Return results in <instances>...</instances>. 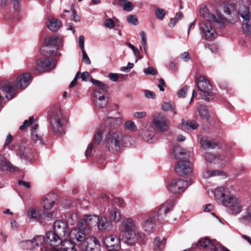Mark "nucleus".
<instances>
[{
	"instance_id": "obj_1",
	"label": "nucleus",
	"mask_w": 251,
	"mask_h": 251,
	"mask_svg": "<svg viewBox=\"0 0 251 251\" xmlns=\"http://www.w3.org/2000/svg\"><path fill=\"white\" fill-rule=\"evenodd\" d=\"M230 193L229 188L221 186L215 189L214 197L219 204L226 207L229 213L237 215L243 210V201L241 198L230 194Z\"/></svg>"
},
{
	"instance_id": "obj_2",
	"label": "nucleus",
	"mask_w": 251,
	"mask_h": 251,
	"mask_svg": "<svg viewBox=\"0 0 251 251\" xmlns=\"http://www.w3.org/2000/svg\"><path fill=\"white\" fill-rule=\"evenodd\" d=\"M200 14L205 20L199 24L200 30L206 40H213L216 37L217 33L215 30L211 25L210 23H216L220 27H223L225 26L226 18L218 12H216L215 14L211 13L206 8L201 9Z\"/></svg>"
},
{
	"instance_id": "obj_3",
	"label": "nucleus",
	"mask_w": 251,
	"mask_h": 251,
	"mask_svg": "<svg viewBox=\"0 0 251 251\" xmlns=\"http://www.w3.org/2000/svg\"><path fill=\"white\" fill-rule=\"evenodd\" d=\"M137 227L135 222L131 218H124L119 228L120 238L127 245L133 246L136 242Z\"/></svg>"
},
{
	"instance_id": "obj_4",
	"label": "nucleus",
	"mask_w": 251,
	"mask_h": 251,
	"mask_svg": "<svg viewBox=\"0 0 251 251\" xmlns=\"http://www.w3.org/2000/svg\"><path fill=\"white\" fill-rule=\"evenodd\" d=\"M198 93L196 97L198 99H203L207 101L214 99L212 93V86L204 76H200L197 79Z\"/></svg>"
},
{
	"instance_id": "obj_5",
	"label": "nucleus",
	"mask_w": 251,
	"mask_h": 251,
	"mask_svg": "<svg viewBox=\"0 0 251 251\" xmlns=\"http://www.w3.org/2000/svg\"><path fill=\"white\" fill-rule=\"evenodd\" d=\"M123 134L119 131L111 130L106 135V146L112 152L119 151L122 148Z\"/></svg>"
},
{
	"instance_id": "obj_6",
	"label": "nucleus",
	"mask_w": 251,
	"mask_h": 251,
	"mask_svg": "<svg viewBox=\"0 0 251 251\" xmlns=\"http://www.w3.org/2000/svg\"><path fill=\"white\" fill-rule=\"evenodd\" d=\"M62 236L53 231H49L46 234V245L41 249L42 251H54L60 250L64 241H62Z\"/></svg>"
},
{
	"instance_id": "obj_7",
	"label": "nucleus",
	"mask_w": 251,
	"mask_h": 251,
	"mask_svg": "<svg viewBox=\"0 0 251 251\" xmlns=\"http://www.w3.org/2000/svg\"><path fill=\"white\" fill-rule=\"evenodd\" d=\"M67 121L61 111L52 114L50 117V125L54 133L61 134L64 132Z\"/></svg>"
},
{
	"instance_id": "obj_8",
	"label": "nucleus",
	"mask_w": 251,
	"mask_h": 251,
	"mask_svg": "<svg viewBox=\"0 0 251 251\" xmlns=\"http://www.w3.org/2000/svg\"><path fill=\"white\" fill-rule=\"evenodd\" d=\"M238 12L243 19L242 28L245 34L250 35L251 33V15L249 7L244 5H240Z\"/></svg>"
},
{
	"instance_id": "obj_9",
	"label": "nucleus",
	"mask_w": 251,
	"mask_h": 251,
	"mask_svg": "<svg viewBox=\"0 0 251 251\" xmlns=\"http://www.w3.org/2000/svg\"><path fill=\"white\" fill-rule=\"evenodd\" d=\"M152 123L155 128L161 132L167 131L169 129L170 120L162 112L157 113L152 116Z\"/></svg>"
},
{
	"instance_id": "obj_10",
	"label": "nucleus",
	"mask_w": 251,
	"mask_h": 251,
	"mask_svg": "<svg viewBox=\"0 0 251 251\" xmlns=\"http://www.w3.org/2000/svg\"><path fill=\"white\" fill-rule=\"evenodd\" d=\"M123 200L120 198H115L113 200L112 205L108 207V217L109 220L114 223H118L120 220L121 215L117 207L122 208L124 206Z\"/></svg>"
},
{
	"instance_id": "obj_11",
	"label": "nucleus",
	"mask_w": 251,
	"mask_h": 251,
	"mask_svg": "<svg viewBox=\"0 0 251 251\" xmlns=\"http://www.w3.org/2000/svg\"><path fill=\"white\" fill-rule=\"evenodd\" d=\"M109 95L106 88L104 89L95 90L93 94V102L95 106L99 108H104L108 101Z\"/></svg>"
},
{
	"instance_id": "obj_12",
	"label": "nucleus",
	"mask_w": 251,
	"mask_h": 251,
	"mask_svg": "<svg viewBox=\"0 0 251 251\" xmlns=\"http://www.w3.org/2000/svg\"><path fill=\"white\" fill-rule=\"evenodd\" d=\"M188 186V182L181 178L173 179L168 185V190L173 194H178L184 192Z\"/></svg>"
},
{
	"instance_id": "obj_13",
	"label": "nucleus",
	"mask_w": 251,
	"mask_h": 251,
	"mask_svg": "<svg viewBox=\"0 0 251 251\" xmlns=\"http://www.w3.org/2000/svg\"><path fill=\"white\" fill-rule=\"evenodd\" d=\"M56 64V61L52 58H41L36 62V70L40 73L48 72L53 69Z\"/></svg>"
},
{
	"instance_id": "obj_14",
	"label": "nucleus",
	"mask_w": 251,
	"mask_h": 251,
	"mask_svg": "<svg viewBox=\"0 0 251 251\" xmlns=\"http://www.w3.org/2000/svg\"><path fill=\"white\" fill-rule=\"evenodd\" d=\"M198 246L204 248L206 251H229L216 242H211L208 238L201 239Z\"/></svg>"
},
{
	"instance_id": "obj_15",
	"label": "nucleus",
	"mask_w": 251,
	"mask_h": 251,
	"mask_svg": "<svg viewBox=\"0 0 251 251\" xmlns=\"http://www.w3.org/2000/svg\"><path fill=\"white\" fill-rule=\"evenodd\" d=\"M174 206V203L172 200L166 201L162 203L157 211V220L159 221L165 220L168 213L173 209Z\"/></svg>"
},
{
	"instance_id": "obj_16",
	"label": "nucleus",
	"mask_w": 251,
	"mask_h": 251,
	"mask_svg": "<svg viewBox=\"0 0 251 251\" xmlns=\"http://www.w3.org/2000/svg\"><path fill=\"white\" fill-rule=\"evenodd\" d=\"M175 170L180 176L187 175L192 172V164L189 161H179L176 165Z\"/></svg>"
},
{
	"instance_id": "obj_17",
	"label": "nucleus",
	"mask_w": 251,
	"mask_h": 251,
	"mask_svg": "<svg viewBox=\"0 0 251 251\" xmlns=\"http://www.w3.org/2000/svg\"><path fill=\"white\" fill-rule=\"evenodd\" d=\"M120 239L114 235L108 236L104 240V244L108 251H117L120 248Z\"/></svg>"
},
{
	"instance_id": "obj_18",
	"label": "nucleus",
	"mask_w": 251,
	"mask_h": 251,
	"mask_svg": "<svg viewBox=\"0 0 251 251\" xmlns=\"http://www.w3.org/2000/svg\"><path fill=\"white\" fill-rule=\"evenodd\" d=\"M31 81L30 74L25 73L17 77L15 84L17 88L24 89L29 85Z\"/></svg>"
},
{
	"instance_id": "obj_19",
	"label": "nucleus",
	"mask_w": 251,
	"mask_h": 251,
	"mask_svg": "<svg viewBox=\"0 0 251 251\" xmlns=\"http://www.w3.org/2000/svg\"><path fill=\"white\" fill-rule=\"evenodd\" d=\"M97 226L99 230L105 231H109L113 227L112 222L103 215L99 216Z\"/></svg>"
},
{
	"instance_id": "obj_20",
	"label": "nucleus",
	"mask_w": 251,
	"mask_h": 251,
	"mask_svg": "<svg viewBox=\"0 0 251 251\" xmlns=\"http://www.w3.org/2000/svg\"><path fill=\"white\" fill-rule=\"evenodd\" d=\"M70 237L72 240H75L77 242L84 241L85 239V230L79 228H74L70 233Z\"/></svg>"
},
{
	"instance_id": "obj_21",
	"label": "nucleus",
	"mask_w": 251,
	"mask_h": 251,
	"mask_svg": "<svg viewBox=\"0 0 251 251\" xmlns=\"http://www.w3.org/2000/svg\"><path fill=\"white\" fill-rule=\"evenodd\" d=\"M155 134V129L153 126L148 125L145 126L142 131L143 138L149 142H152L153 138Z\"/></svg>"
},
{
	"instance_id": "obj_22",
	"label": "nucleus",
	"mask_w": 251,
	"mask_h": 251,
	"mask_svg": "<svg viewBox=\"0 0 251 251\" xmlns=\"http://www.w3.org/2000/svg\"><path fill=\"white\" fill-rule=\"evenodd\" d=\"M122 123V120L121 118H114L109 117L106 118L105 124L109 125L108 127H104L107 129V132L111 130H114V129L121 125Z\"/></svg>"
},
{
	"instance_id": "obj_23",
	"label": "nucleus",
	"mask_w": 251,
	"mask_h": 251,
	"mask_svg": "<svg viewBox=\"0 0 251 251\" xmlns=\"http://www.w3.org/2000/svg\"><path fill=\"white\" fill-rule=\"evenodd\" d=\"M0 170L9 172H16L18 169L7 161L5 157L0 154Z\"/></svg>"
},
{
	"instance_id": "obj_24",
	"label": "nucleus",
	"mask_w": 251,
	"mask_h": 251,
	"mask_svg": "<svg viewBox=\"0 0 251 251\" xmlns=\"http://www.w3.org/2000/svg\"><path fill=\"white\" fill-rule=\"evenodd\" d=\"M67 226L62 220L56 221L54 223L53 231L63 237L65 236L66 232Z\"/></svg>"
},
{
	"instance_id": "obj_25",
	"label": "nucleus",
	"mask_w": 251,
	"mask_h": 251,
	"mask_svg": "<svg viewBox=\"0 0 251 251\" xmlns=\"http://www.w3.org/2000/svg\"><path fill=\"white\" fill-rule=\"evenodd\" d=\"M17 155L21 159L27 160L32 157V152L30 150L24 145H21L18 147Z\"/></svg>"
},
{
	"instance_id": "obj_26",
	"label": "nucleus",
	"mask_w": 251,
	"mask_h": 251,
	"mask_svg": "<svg viewBox=\"0 0 251 251\" xmlns=\"http://www.w3.org/2000/svg\"><path fill=\"white\" fill-rule=\"evenodd\" d=\"M61 22L59 19H55L54 17H49L48 18V23L47 26L51 31L55 32L58 30L60 27Z\"/></svg>"
},
{
	"instance_id": "obj_27",
	"label": "nucleus",
	"mask_w": 251,
	"mask_h": 251,
	"mask_svg": "<svg viewBox=\"0 0 251 251\" xmlns=\"http://www.w3.org/2000/svg\"><path fill=\"white\" fill-rule=\"evenodd\" d=\"M154 220V217L153 215L148 216L145 219L143 224V228L146 232L149 233L152 231L153 227Z\"/></svg>"
},
{
	"instance_id": "obj_28",
	"label": "nucleus",
	"mask_w": 251,
	"mask_h": 251,
	"mask_svg": "<svg viewBox=\"0 0 251 251\" xmlns=\"http://www.w3.org/2000/svg\"><path fill=\"white\" fill-rule=\"evenodd\" d=\"M61 43V39L57 36H52L45 39L44 44L47 47H56Z\"/></svg>"
},
{
	"instance_id": "obj_29",
	"label": "nucleus",
	"mask_w": 251,
	"mask_h": 251,
	"mask_svg": "<svg viewBox=\"0 0 251 251\" xmlns=\"http://www.w3.org/2000/svg\"><path fill=\"white\" fill-rule=\"evenodd\" d=\"M200 142L203 148L213 149L217 146V144L214 140L205 137H201Z\"/></svg>"
},
{
	"instance_id": "obj_30",
	"label": "nucleus",
	"mask_w": 251,
	"mask_h": 251,
	"mask_svg": "<svg viewBox=\"0 0 251 251\" xmlns=\"http://www.w3.org/2000/svg\"><path fill=\"white\" fill-rule=\"evenodd\" d=\"M27 215L29 219L36 220H39L42 216L40 211L36 208L28 209L27 211Z\"/></svg>"
},
{
	"instance_id": "obj_31",
	"label": "nucleus",
	"mask_w": 251,
	"mask_h": 251,
	"mask_svg": "<svg viewBox=\"0 0 251 251\" xmlns=\"http://www.w3.org/2000/svg\"><path fill=\"white\" fill-rule=\"evenodd\" d=\"M38 127L37 124L33 125L31 129V137L32 140L37 143L39 142L40 144L42 143V137L37 133L36 130Z\"/></svg>"
},
{
	"instance_id": "obj_32",
	"label": "nucleus",
	"mask_w": 251,
	"mask_h": 251,
	"mask_svg": "<svg viewBox=\"0 0 251 251\" xmlns=\"http://www.w3.org/2000/svg\"><path fill=\"white\" fill-rule=\"evenodd\" d=\"M226 176V174L221 170H206L202 174L204 178H208L215 176Z\"/></svg>"
},
{
	"instance_id": "obj_33",
	"label": "nucleus",
	"mask_w": 251,
	"mask_h": 251,
	"mask_svg": "<svg viewBox=\"0 0 251 251\" xmlns=\"http://www.w3.org/2000/svg\"><path fill=\"white\" fill-rule=\"evenodd\" d=\"M52 195H48L46 197L43 199L42 205L44 209L49 210L53 207L55 201L54 200H51V197Z\"/></svg>"
},
{
	"instance_id": "obj_34",
	"label": "nucleus",
	"mask_w": 251,
	"mask_h": 251,
	"mask_svg": "<svg viewBox=\"0 0 251 251\" xmlns=\"http://www.w3.org/2000/svg\"><path fill=\"white\" fill-rule=\"evenodd\" d=\"M206 162L213 164H219L220 163V157L215 154L207 152L205 155Z\"/></svg>"
},
{
	"instance_id": "obj_35",
	"label": "nucleus",
	"mask_w": 251,
	"mask_h": 251,
	"mask_svg": "<svg viewBox=\"0 0 251 251\" xmlns=\"http://www.w3.org/2000/svg\"><path fill=\"white\" fill-rule=\"evenodd\" d=\"M197 109L201 118L206 120L209 119L210 115L205 106L202 105H198Z\"/></svg>"
},
{
	"instance_id": "obj_36",
	"label": "nucleus",
	"mask_w": 251,
	"mask_h": 251,
	"mask_svg": "<svg viewBox=\"0 0 251 251\" xmlns=\"http://www.w3.org/2000/svg\"><path fill=\"white\" fill-rule=\"evenodd\" d=\"M99 216L96 215H88L84 216L85 220L87 223L89 228L93 226H96L98 222Z\"/></svg>"
},
{
	"instance_id": "obj_37",
	"label": "nucleus",
	"mask_w": 251,
	"mask_h": 251,
	"mask_svg": "<svg viewBox=\"0 0 251 251\" xmlns=\"http://www.w3.org/2000/svg\"><path fill=\"white\" fill-rule=\"evenodd\" d=\"M107 131L106 128H104L103 126H101L100 127L94 137V140L95 142L98 144H100L101 142L102 135L104 132Z\"/></svg>"
},
{
	"instance_id": "obj_38",
	"label": "nucleus",
	"mask_w": 251,
	"mask_h": 251,
	"mask_svg": "<svg viewBox=\"0 0 251 251\" xmlns=\"http://www.w3.org/2000/svg\"><path fill=\"white\" fill-rule=\"evenodd\" d=\"M162 110L165 111H173L174 114H176V105L172 101L164 102L161 106Z\"/></svg>"
},
{
	"instance_id": "obj_39",
	"label": "nucleus",
	"mask_w": 251,
	"mask_h": 251,
	"mask_svg": "<svg viewBox=\"0 0 251 251\" xmlns=\"http://www.w3.org/2000/svg\"><path fill=\"white\" fill-rule=\"evenodd\" d=\"M60 250L63 251H76L74 245L72 244L69 241H64Z\"/></svg>"
},
{
	"instance_id": "obj_40",
	"label": "nucleus",
	"mask_w": 251,
	"mask_h": 251,
	"mask_svg": "<svg viewBox=\"0 0 251 251\" xmlns=\"http://www.w3.org/2000/svg\"><path fill=\"white\" fill-rule=\"evenodd\" d=\"M224 12L227 15H231L235 12V5L233 3L226 4L223 8Z\"/></svg>"
},
{
	"instance_id": "obj_41",
	"label": "nucleus",
	"mask_w": 251,
	"mask_h": 251,
	"mask_svg": "<svg viewBox=\"0 0 251 251\" xmlns=\"http://www.w3.org/2000/svg\"><path fill=\"white\" fill-rule=\"evenodd\" d=\"M166 243V239H161L159 237H156L154 240V245L155 249L162 250Z\"/></svg>"
},
{
	"instance_id": "obj_42",
	"label": "nucleus",
	"mask_w": 251,
	"mask_h": 251,
	"mask_svg": "<svg viewBox=\"0 0 251 251\" xmlns=\"http://www.w3.org/2000/svg\"><path fill=\"white\" fill-rule=\"evenodd\" d=\"M182 125L185 129L193 130L198 126V124L195 121L182 122Z\"/></svg>"
},
{
	"instance_id": "obj_43",
	"label": "nucleus",
	"mask_w": 251,
	"mask_h": 251,
	"mask_svg": "<svg viewBox=\"0 0 251 251\" xmlns=\"http://www.w3.org/2000/svg\"><path fill=\"white\" fill-rule=\"evenodd\" d=\"M96 240H93V243H89L85 247L86 251H100V246Z\"/></svg>"
},
{
	"instance_id": "obj_44",
	"label": "nucleus",
	"mask_w": 251,
	"mask_h": 251,
	"mask_svg": "<svg viewBox=\"0 0 251 251\" xmlns=\"http://www.w3.org/2000/svg\"><path fill=\"white\" fill-rule=\"evenodd\" d=\"M124 128L126 129L129 130L131 131L135 132L137 130V128L134 122L129 120L125 122L124 124Z\"/></svg>"
},
{
	"instance_id": "obj_45",
	"label": "nucleus",
	"mask_w": 251,
	"mask_h": 251,
	"mask_svg": "<svg viewBox=\"0 0 251 251\" xmlns=\"http://www.w3.org/2000/svg\"><path fill=\"white\" fill-rule=\"evenodd\" d=\"M32 240L33 242H34V246L36 248H38L43 242H45L46 243V238L42 235L36 236L32 239Z\"/></svg>"
},
{
	"instance_id": "obj_46",
	"label": "nucleus",
	"mask_w": 251,
	"mask_h": 251,
	"mask_svg": "<svg viewBox=\"0 0 251 251\" xmlns=\"http://www.w3.org/2000/svg\"><path fill=\"white\" fill-rule=\"evenodd\" d=\"M79 219V215L78 213L72 214L68 219V222L71 225H74L77 222Z\"/></svg>"
},
{
	"instance_id": "obj_47",
	"label": "nucleus",
	"mask_w": 251,
	"mask_h": 251,
	"mask_svg": "<svg viewBox=\"0 0 251 251\" xmlns=\"http://www.w3.org/2000/svg\"><path fill=\"white\" fill-rule=\"evenodd\" d=\"M132 138L130 136L127 135L124 136L121 140L122 147L125 146L126 147H129L131 145Z\"/></svg>"
},
{
	"instance_id": "obj_48",
	"label": "nucleus",
	"mask_w": 251,
	"mask_h": 251,
	"mask_svg": "<svg viewBox=\"0 0 251 251\" xmlns=\"http://www.w3.org/2000/svg\"><path fill=\"white\" fill-rule=\"evenodd\" d=\"M23 247L25 250H33L36 249L32 240H28L23 242Z\"/></svg>"
},
{
	"instance_id": "obj_49",
	"label": "nucleus",
	"mask_w": 251,
	"mask_h": 251,
	"mask_svg": "<svg viewBox=\"0 0 251 251\" xmlns=\"http://www.w3.org/2000/svg\"><path fill=\"white\" fill-rule=\"evenodd\" d=\"M174 155L176 159H179L182 156L185 154V152L183 149L179 147H176L173 149Z\"/></svg>"
},
{
	"instance_id": "obj_50",
	"label": "nucleus",
	"mask_w": 251,
	"mask_h": 251,
	"mask_svg": "<svg viewBox=\"0 0 251 251\" xmlns=\"http://www.w3.org/2000/svg\"><path fill=\"white\" fill-rule=\"evenodd\" d=\"M91 81L93 84L98 86V87L97 89H96L95 90L104 89V88H105V87H106V90H108V85L106 84H103L102 82H101L99 80L92 78V79H91Z\"/></svg>"
},
{
	"instance_id": "obj_51",
	"label": "nucleus",
	"mask_w": 251,
	"mask_h": 251,
	"mask_svg": "<svg viewBox=\"0 0 251 251\" xmlns=\"http://www.w3.org/2000/svg\"><path fill=\"white\" fill-rule=\"evenodd\" d=\"M183 17V15L182 13H176V16L173 19H172L170 22V25L172 27H174L176 25V23L180 20Z\"/></svg>"
},
{
	"instance_id": "obj_52",
	"label": "nucleus",
	"mask_w": 251,
	"mask_h": 251,
	"mask_svg": "<svg viewBox=\"0 0 251 251\" xmlns=\"http://www.w3.org/2000/svg\"><path fill=\"white\" fill-rule=\"evenodd\" d=\"M34 121V118L33 116L30 117L28 120H26L24 121L23 124L20 126V129L22 130L24 129L26 127L31 125Z\"/></svg>"
},
{
	"instance_id": "obj_53",
	"label": "nucleus",
	"mask_w": 251,
	"mask_h": 251,
	"mask_svg": "<svg viewBox=\"0 0 251 251\" xmlns=\"http://www.w3.org/2000/svg\"><path fill=\"white\" fill-rule=\"evenodd\" d=\"M156 17L160 20H162L166 15L165 11L161 8H157L155 11Z\"/></svg>"
},
{
	"instance_id": "obj_54",
	"label": "nucleus",
	"mask_w": 251,
	"mask_h": 251,
	"mask_svg": "<svg viewBox=\"0 0 251 251\" xmlns=\"http://www.w3.org/2000/svg\"><path fill=\"white\" fill-rule=\"evenodd\" d=\"M77 228H79L85 231L89 229L88 226L87 225V223L86 222L84 218L79 221Z\"/></svg>"
},
{
	"instance_id": "obj_55",
	"label": "nucleus",
	"mask_w": 251,
	"mask_h": 251,
	"mask_svg": "<svg viewBox=\"0 0 251 251\" xmlns=\"http://www.w3.org/2000/svg\"><path fill=\"white\" fill-rule=\"evenodd\" d=\"M243 218L248 222H251V206L246 208L245 213L243 216Z\"/></svg>"
},
{
	"instance_id": "obj_56",
	"label": "nucleus",
	"mask_w": 251,
	"mask_h": 251,
	"mask_svg": "<svg viewBox=\"0 0 251 251\" xmlns=\"http://www.w3.org/2000/svg\"><path fill=\"white\" fill-rule=\"evenodd\" d=\"M126 45L132 50L134 55L136 57H138V59L142 58V57H138L140 54L139 51L134 46L129 42L126 43Z\"/></svg>"
},
{
	"instance_id": "obj_57",
	"label": "nucleus",
	"mask_w": 251,
	"mask_h": 251,
	"mask_svg": "<svg viewBox=\"0 0 251 251\" xmlns=\"http://www.w3.org/2000/svg\"><path fill=\"white\" fill-rule=\"evenodd\" d=\"M189 87L187 86H185L182 89L178 90L177 92V96L179 98H182L185 97L186 92L188 90Z\"/></svg>"
},
{
	"instance_id": "obj_58",
	"label": "nucleus",
	"mask_w": 251,
	"mask_h": 251,
	"mask_svg": "<svg viewBox=\"0 0 251 251\" xmlns=\"http://www.w3.org/2000/svg\"><path fill=\"white\" fill-rule=\"evenodd\" d=\"M104 25L107 28L109 29H112L115 26L114 21L111 19H106L104 21Z\"/></svg>"
},
{
	"instance_id": "obj_59",
	"label": "nucleus",
	"mask_w": 251,
	"mask_h": 251,
	"mask_svg": "<svg viewBox=\"0 0 251 251\" xmlns=\"http://www.w3.org/2000/svg\"><path fill=\"white\" fill-rule=\"evenodd\" d=\"M144 73L147 75H156L157 71L152 67H149L144 70Z\"/></svg>"
},
{
	"instance_id": "obj_60",
	"label": "nucleus",
	"mask_w": 251,
	"mask_h": 251,
	"mask_svg": "<svg viewBox=\"0 0 251 251\" xmlns=\"http://www.w3.org/2000/svg\"><path fill=\"white\" fill-rule=\"evenodd\" d=\"M124 2L125 3L123 5L124 10L128 11H131L133 8V6L132 3L127 0H125Z\"/></svg>"
},
{
	"instance_id": "obj_61",
	"label": "nucleus",
	"mask_w": 251,
	"mask_h": 251,
	"mask_svg": "<svg viewBox=\"0 0 251 251\" xmlns=\"http://www.w3.org/2000/svg\"><path fill=\"white\" fill-rule=\"evenodd\" d=\"M127 21L128 23L136 25L138 24V19L135 15H129L127 17Z\"/></svg>"
},
{
	"instance_id": "obj_62",
	"label": "nucleus",
	"mask_w": 251,
	"mask_h": 251,
	"mask_svg": "<svg viewBox=\"0 0 251 251\" xmlns=\"http://www.w3.org/2000/svg\"><path fill=\"white\" fill-rule=\"evenodd\" d=\"M82 53V60L86 64L90 65L91 64V60L87 55L85 50H81Z\"/></svg>"
},
{
	"instance_id": "obj_63",
	"label": "nucleus",
	"mask_w": 251,
	"mask_h": 251,
	"mask_svg": "<svg viewBox=\"0 0 251 251\" xmlns=\"http://www.w3.org/2000/svg\"><path fill=\"white\" fill-rule=\"evenodd\" d=\"M134 66V64L128 63L126 66H124L121 68L120 70L124 72H128Z\"/></svg>"
},
{
	"instance_id": "obj_64",
	"label": "nucleus",
	"mask_w": 251,
	"mask_h": 251,
	"mask_svg": "<svg viewBox=\"0 0 251 251\" xmlns=\"http://www.w3.org/2000/svg\"><path fill=\"white\" fill-rule=\"evenodd\" d=\"M144 94L146 97L148 99H155L156 98V95L155 93L151 92L149 90H145Z\"/></svg>"
}]
</instances>
